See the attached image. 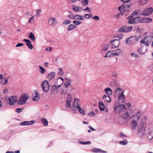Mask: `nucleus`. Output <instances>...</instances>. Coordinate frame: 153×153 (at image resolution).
Returning a JSON list of instances; mask_svg holds the SVG:
<instances>
[{"label": "nucleus", "instance_id": "30", "mask_svg": "<svg viewBox=\"0 0 153 153\" xmlns=\"http://www.w3.org/2000/svg\"><path fill=\"white\" fill-rule=\"evenodd\" d=\"M73 10L75 12H78L80 10H82V8L80 7H77L76 6H74L73 8Z\"/></svg>", "mask_w": 153, "mask_h": 153}, {"label": "nucleus", "instance_id": "12", "mask_svg": "<svg viewBox=\"0 0 153 153\" xmlns=\"http://www.w3.org/2000/svg\"><path fill=\"white\" fill-rule=\"evenodd\" d=\"M23 41L26 42V44L28 47L30 49H32L33 48V45L31 44L32 42L29 39H24Z\"/></svg>", "mask_w": 153, "mask_h": 153}, {"label": "nucleus", "instance_id": "33", "mask_svg": "<svg viewBox=\"0 0 153 153\" xmlns=\"http://www.w3.org/2000/svg\"><path fill=\"white\" fill-rule=\"evenodd\" d=\"M60 80V84L61 85L62 84L63 82H64V79L61 77H59L56 79V82L58 83V82H59Z\"/></svg>", "mask_w": 153, "mask_h": 153}, {"label": "nucleus", "instance_id": "50", "mask_svg": "<svg viewBox=\"0 0 153 153\" xmlns=\"http://www.w3.org/2000/svg\"><path fill=\"white\" fill-rule=\"evenodd\" d=\"M73 23L75 25H79L81 23V22H79L77 21H74L73 22Z\"/></svg>", "mask_w": 153, "mask_h": 153}, {"label": "nucleus", "instance_id": "7", "mask_svg": "<svg viewBox=\"0 0 153 153\" xmlns=\"http://www.w3.org/2000/svg\"><path fill=\"white\" fill-rule=\"evenodd\" d=\"M125 109V106L124 105L120 104L114 107L113 111L114 112H116L118 111L119 114H120L122 110L123 109Z\"/></svg>", "mask_w": 153, "mask_h": 153}, {"label": "nucleus", "instance_id": "11", "mask_svg": "<svg viewBox=\"0 0 153 153\" xmlns=\"http://www.w3.org/2000/svg\"><path fill=\"white\" fill-rule=\"evenodd\" d=\"M35 122L34 120H32L30 121H25L20 123L21 125H30L34 124Z\"/></svg>", "mask_w": 153, "mask_h": 153}, {"label": "nucleus", "instance_id": "9", "mask_svg": "<svg viewBox=\"0 0 153 153\" xmlns=\"http://www.w3.org/2000/svg\"><path fill=\"white\" fill-rule=\"evenodd\" d=\"M110 44H112L111 48H118L120 44L119 40L117 39H114L111 41L110 42Z\"/></svg>", "mask_w": 153, "mask_h": 153}, {"label": "nucleus", "instance_id": "23", "mask_svg": "<svg viewBox=\"0 0 153 153\" xmlns=\"http://www.w3.org/2000/svg\"><path fill=\"white\" fill-rule=\"evenodd\" d=\"M124 26L125 28V32L126 33L131 31L133 28V27L131 26L128 27L126 25H124Z\"/></svg>", "mask_w": 153, "mask_h": 153}, {"label": "nucleus", "instance_id": "58", "mask_svg": "<svg viewBox=\"0 0 153 153\" xmlns=\"http://www.w3.org/2000/svg\"><path fill=\"white\" fill-rule=\"evenodd\" d=\"M24 45V44L23 43H18L16 46V47H21Z\"/></svg>", "mask_w": 153, "mask_h": 153}, {"label": "nucleus", "instance_id": "15", "mask_svg": "<svg viewBox=\"0 0 153 153\" xmlns=\"http://www.w3.org/2000/svg\"><path fill=\"white\" fill-rule=\"evenodd\" d=\"M55 72H52L48 74L47 76V79H49V80H51L55 77Z\"/></svg>", "mask_w": 153, "mask_h": 153}, {"label": "nucleus", "instance_id": "59", "mask_svg": "<svg viewBox=\"0 0 153 153\" xmlns=\"http://www.w3.org/2000/svg\"><path fill=\"white\" fill-rule=\"evenodd\" d=\"M120 136L122 138H125L126 137V136L121 132L120 133Z\"/></svg>", "mask_w": 153, "mask_h": 153}, {"label": "nucleus", "instance_id": "6", "mask_svg": "<svg viewBox=\"0 0 153 153\" xmlns=\"http://www.w3.org/2000/svg\"><path fill=\"white\" fill-rule=\"evenodd\" d=\"M153 11V9L152 7L146 8L143 11H142L141 12V15L147 16L152 13Z\"/></svg>", "mask_w": 153, "mask_h": 153}, {"label": "nucleus", "instance_id": "31", "mask_svg": "<svg viewBox=\"0 0 153 153\" xmlns=\"http://www.w3.org/2000/svg\"><path fill=\"white\" fill-rule=\"evenodd\" d=\"M78 143H79L82 144H88V145H90L91 144V142L90 141H88L86 142H82L81 141H79Z\"/></svg>", "mask_w": 153, "mask_h": 153}, {"label": "nucleus", "instance_id": "64", "mask_svg": "<svg viewBox=\"0 0 153 153\" xmlns=\"http://www.w3.org/2000/svg\"><path fill=\"white\" fill-rule=\"evenodd\" d=\"M121 51L122 50L120 49H117L116 51V52H117L118 55H119L120 53H121Z\"/></svg>", "mask_w": 153, "mask_h": 153}, {"label": "nucleus", "instance_id": "32", "mask_svg": "<svg viewBox=\"0 0 153 153\" xmlns=\"http://www.w3.org/2000/svg\"><path fill=\"white\" fill-rule=\"evenodd\" d=\"M149 0H140L139 1V4L140 5H144Z\"/></svg>", "mask_w": 153, "mask_h": 153}, {"label": "nucleus", "instance_id": "5", "mask_svg": "<svg viewBox=\"0 0 153 153\" xmlns=\"http://www.w3.org/2000/svg\"><path fill=\"white\" fill-rule=\"evenodd\" d=\"M76 100H77V101L76 103V108L79 110V112L80 113L82 114L83 115H85V111L82 109L80 107L79 105V104H77L78 103V101H79V100H78L75 99V101L74 102V105H73V107H74V108L72 109V111H74L75 113H76V106H75V103L76 102Z\"/></svg>", "mask_w": 153, "mask_h": 153}, {"label": "nucleus", "instance_id": "39", "mask_svg": "<svg viewBox=\"0 0 153 153\" xmlns=\"http://www.w3.org/2000/svg\"><path fill=\"white\" fill-rule=\"evenodd\" d=\"M39 68L40 69V72L41 74H43L45 73V71L44 68L41 66H39Z\"/></svg>", "mask_w": 153, "mask_h": 153}, {"label": "nucleus", "instance_id": "57", "mask_svg": "<svg viewBox=\"0 0 153 153\" xmlns=\"http://www.w3.org/2000/svg\"><path fill=\"white\" fill-rule=\"evenodd\" d=\"M131 106V105L130 103H128L126 104V106H125V109H128L130 106Z\"/></svg>", "mask_w": 153, "mask_h": 153}, {"label": "nucleus", "instance_id": "19", "mask_svg": "<svg viewBox=\"0 0 153 153\" xmlns=\"http://www.w3.org/2000/svg\"><path fill=\"white\" fill-rule=\"evenodd\" d=\"M134 21L135 23H137L138 22L143 23V18H141L139 16L134 18Z\"/></svg>", "mask_w": 153, "mask_h": 153}, {"label": "nucleus", "instance_id": "36", "mask_svg": "<svg viewBox=\"0 0 153 153\" xmlns=\"http://www.w3.org/2000/svg\"><path fill=\"white\" fill-rule=\"evenodd\" d=\"M3 78L4 81V82L2 84V85H6L7 83V82L8 80V78L7 77H5L4 76Z\"/></svg>", "mask_w": 153, "mask_h": 153}, {"label": "nucleus", "instance_id": "43", "mask_svg": "<svg viewBox=\"0 0 153 153\" xmlns=\"http://www.w3.org/2000/svg\"><path fill=\"white\" fill-rule=\"evenodd\" d=\"M125 140L126 141H121L119 143L120 144L122 145H126L127 144V140Z\"/></svg>", "mask_w": 153, "mask_h": 153}, {"label": "nucleus", "instance_id": "61", "mask_svg": "<svg viewBox=\"0 0 153 153\" xmlns=\"http://www.w3.org/2000/svg\"><path fill=\"white\" fill-rule=\"evenodd\" d=\"M109 52H110V51H109L108 53H107L104 57H108L110 56H111V53H110L109 54H108V53Z\"/></svg>", "mask_w": 153, "mask_h": 153}, {"label": "nucleus", "instance_id": "24", "mask_svg": "<svg viewBox=\"0 0 153 153\" xmlns=\"http://www.w3.org/2000/svg\"><path fill=\"white\" fill-rule=\"evenodd\" d=\"M131 123L133 125L132 128V129H133L135 128L137 125V123L136 121L134 120H133L131 121Z\"/></svg>", "mask_w": 153, "mask_h": 153}, {"label": "nucleus", "instance_id": "16", "mask_svg": "<svg viewBox=\"0 0 153 153\" xmlns=\"http://www.w3.org/2000/svg\"><path fill=\"white\" fill-rule=\"evenodd\" d=\"M91 151L92 152L95 153L100 152L105 153L107 152L106 151H105L102 150L100 149L96 148H94L93 149H92L91 150Z\"/></svg>", "mask_w": 153, "mask_h": 153}, {"label": "nucleus", "instance_id": "1", "mask_svg": "<svg viewBox=\"0 0 153 153\" xmlns=\"http://www.w3.org/2000/svg\"><path fill=\"white\" fill-rule=\"evenodd\" d=\"M139 39V37L136 36L130 37L126 39V43L127 44L132 45L137 42Z\"/></svg>", "mask_w": 153, "mask_h": 153}, {"label": "nucleus", "instance_id": "25", "mask_svg": "<svg viewBox=\"0 0 153 153\" xmlns=\"http://www.w3.org/2000/svg\"><path fill=\"white\" fill-rule=\"evenodd\" d=\"M76 26V25L73 24L69 25L68 27V31H70L75 29Z\"/></svg>", "mask_w": 153, "mask_h": 153}, {"label": "nucleus", "instance_id": "46", "mask_svg": "<svg viewBox=\"0 0 153 153\" xmlns=\"http://www.w3.org/2000/svg\"><path fill=\"white\" fill-rule=\"evenodd\" d=\"M79 17H80V15L78 14H76L73 17V19L74 20H77L79 19Z\"/></svg>", "mask_w": 153, "mask_h": 153}, {"label": "nucleus", "instance_id": "47", "mask_svg": "<svg viewBox=\"0 0 153 153\" xmlns=\"http://www.w3.org/2000/svg\"><path fill=\"white\" fill-rule=\"evenodd\" d=\"M118 31L120 32H125L124 26H123L122 27L119 28Z\"/></svg>", "mask_w": 153, "mask_h": 153}, {"label": "nucleus", "instance_id": "3", "mask_svg": "<svg viewBox=\"0 0 153 153\" xmlns=\"http://www.w3.org/2000/svg\"><path fill=\"white\" fill-rule=\"evenodd\" d=\"M137 134L140 137H142L145 134V129L143 124H140L138 126Z\"/></svg>", "mask_w": 153, "mask_h": 153}, {"label": "nucleus", "instance_id": "38", "mask_svg": "<svg viewBox=\"0 0 153 153\" xmlns=\"http://www.w3.org/2000/svg\"><path fill=\"white\" fill-rule=\"evenodd\" d=\"M40 97L39 96H35L32 99V100L34 101H36L39 100Z\"/></svg>", "mask_w": 153, "mask_h": 153}, {"label": "nucleus", "instance_id": "52", "mask_svg": "<svg viewBox=\"0 0 153 153\" xmlns=\"http://www.w3.org/2000/svg\"><path fill=\"white\" fill-rule=\"evenodd\" d=\"M149 37V36H146V37H145L144 38V39H143L141 40L140 42V43L145 44V43H146V42L145 41V39H147V38Z\"/></svg>", "mask_w": 153, "mask_h": 153}, {"label": "nucleus", "instance_id": "13", "mask_svg": "<svg viewBox=\"0 0 153 153\" xmlns=\"http://www.w3.org/2000/svg\"><path fill=\"white\" fill-rule=\"evenodd\" d=\"M16 101V96H12L9 99V103L10 105H13Z\"/></svg>", "mask_w": 153, "mask_h": 153}, {"label": "nucleus", "instance_id": "42", "mask_svg": "<svg viewBox=\"0 0 153 153\" xmlns=\"http://www.w3.org/2000/svg\"><path fill=\"white\" fill-rule=\"evenodd\" d=\"M84 16L86 18H90L92 17L93 16L91 14H86Z\"/></svg>", "mask_w": 153, "mask_h": 153}, {"label": "nucleus", "instance_id": "37", "mask_svg": "<svg viewBox=\"0 0 153 153\" xmlns=\"http://www.w3.org/2000/svg\"><path fill=\"white\" fill-rule=\"evenodd\" d=\"M71 22L70 20H65L62 22V24L64 25H68Z\"/></svg>", "mask_w": 153, "mask_h": 153}, {"label": "nucleus", "instance_id": "29", "mask_svg": "<svg viewBox=\"0 0 153 153\" xmlns=\"http://www.w3.org/2000/svg\"><path fill=\"white\" fill-rule=\"evenodd\" d=\"M41 122L43 123L44 126H47L48 124V122L45 118H42Z\"/></svg>", "mask_w": 153, "mask_h": 153}, {"label": "nucleus", "instance_id": "10", "mask_svg": "<svg viewBox=\"0 0 153 153\" xmlns=\"http://www.w3.org/2000/svg\"><path fill=\"white\" fill-rule=\"evenodd\" d=\"M130 11L129 10H124L123 9V10H122L121 11H120V13L116 14L117 16L116 18L117 19L119 17L121 16L123 14H124L125 16H126L128 15Z\"/></svg>", "mask_w": 153, "mask_h": 153}, {"label": "nucleus", "instance_id": "44", "mask_svg": "<svg viewBox=\"0 0 153 153\" xmlns=\"http://www.w3.org/2000/svg\"><path fill=\"white\" fill-rule=\"evenodd\" d=\"M121 90L123 91L120 88H117L115 91V92L116 94H119L120 93Z\"/></svg>", "mask_w": 153, "mask_h": 153}, {"label": "nucleus", "instance_id": "55", "mask_svg": "<svg viewBox=\"0 0 153 153\" xmlns=\"http://www.w3.org/2000/svg\"><path fill=\"white\" fill-rule=\"evenodd\" d=\"M116 37H118L119 38V39H120L122 38L123 37V36L122 33H120V34H119V35H117L116 36Z\"/></svg>", "mask_w": 153, "mask_h": 153}, {"label": "nucleus", "instance_id": "62", "mask_svg": "<svg viewBox=\"0 0 153 153\" xmlns=\"http://www.w3.org/2000/svg\"><path fill=\"white\" fill-rule=\"evenodd\" d=\"M95 114L94 113V112H91L90 113H89L88 114V115L90 116H93L94 117L95 116Z\"/></svg>", "mask_w": 153, "mask_h": 153}, {"label": "nucleus", "instance_id": "20", "mask_svg": "<svg viewBox=\"0 0 153 153\" xmlns=\"http://www.w3.org/2000/svg\"><path fill=\"white\" fill-rule=\"evenodd\" d=\"M120 116L125 120H128L129 117L128 112L127 111L124 112L123 115H121V114H120Z\"/></svg>", "mask_w": 153, "mask_h": 153}, {"label": "nucleus", "instance_id": "17", "mask_svg": "<svg viewBox=\"0 0 153 153\" xmlns=\"http://www.w3.org/2000/svg\"><path fill=\"white\" fill-rule=\"evenodd\" d=\"M102 98L106 102L109 103L111 101V99L109 96L104 95Z\"/></svg>", "mask_w": 153, "mask_h": 153}, {"label": "nucleus", "instance_id": "14", "mask_svg": "<svg viewBox=\"0 0 153 153\" xmlns=\"http://www.w3.org/2000/svg\"><path fill=\"white\" fill-rule=\"evenodd\" d=\"M65 80L64 85L65 87L66 88H67L68 86L70 85L71 80L70 79H69L67 78H65L64 79Z\"/></svg>", "mask_w": 153, "mask_h": 153}, {"label": "nucleus", "instance_id": "56", "mask_svg": "<svg viewBox=\"0 0 153 153\" xmlns=\"http://www.w3.org/2000/svg\"><path fill=\"white\" fill-rule=\"evenodd\" d=\"M92 19L96 21H97L99 20V17L97 16H95L93 17Z\"/></svg>", "mask_w": 153, "mask_h": 153}, {"label": "nucleus", "instance_id": "8", "mask_svg": "<svg viewBox=\"0 0 153 153\" xmlns=\"http://www.w3.org/2000/svg\"><path fill=\"white\" fill-rule=\"evenodd\" d=\"M131 6V4H128L127 3L123 4L119 6L118 8V10L120 11H121L122 10H129V8Z\"/></svg>", "mask_w": 153, "mask_h": 153}, {"label": "nucleus", "instance_id": "22", "mask_svg": "<svg viewBox=\"0 0 153 153\" xmlns=\"http://www.w3.org/2000/svg\"><path fill=\"white\" fill-rule=\"evenodd\" d=\"M125 96L123 92H121L120 94L118 96V100L120 101L122 100H125Z\"/></svg>", "mask_w": 153, "mask_h": 153}, {"label": "nucleus", "instance_id": "49", "mask_svg": "<svg viewBox=\"0 0 153 153\" xmlns=\"http://www.w3.org/2000/svg\"><path fill=\"white\" fill-rule=\"evenodd\" d=\"M71 102H70L67 101V103L66 105V107L67 108H68V107L71 108V105L70 104Z\"/></svg>", "mask_w": 153, "mask_h": 153}, {"label": "nucleus", "instance_id": "4", "mask_svg": "<svg viewBox=\"0 0 153 153\" xmlns=\"http://www.w3.org/2000/svg\"><path fill=\"white\" fill-rule=\"evenodd\" d=\"M50 85L49 82L47 80L44 81L42 85L43 91L45 92H48L50 88Z\"/></svg>", "mask_w": 153, "mask_h": 153}, {"label": "nucleus", "instance_id": "27", "mask_svg": "<svg viewBox=\"0 0 153 153\" xmlns=\"http://www.w3.org/2000/svg\"><path fill=\"white\" fill-rule=\"evenodd\" d=\"M29 37L31 40H32L33 41L36 40L35 35L32 32H31L30 33Z\"/></svg>", "mask_w": 153, "mask_h": 153}, {"label": "nucleus", "instance_id": "18", "mask_svg": "<svg viewBox=\"0 0 153 153\" xmlns=\"http://www.w3.org/2000/svg\"><path fill=\"white\" fill-rule=\"evenodd\" d=\"M104 91L107 96H109L112 94V91L110 88H106L104 89Z\"/></svg>", "mask_w": 153, "mask_h": 153}, {"label": "nucleus", "instance_id": "28", "mask_svg": "<svg viewBox=\"0 0 153 153\" xmlns=\"http://www.w3.org/2000/svg\"><path fill=\"white\" fill-rule=\"evenodd\" d=\"M152 19L150 18H143V23H149L151 22Z\"/></svg>", "mask_w": 153, "mask_h": 153}, {"label": "nucleus", "instance_id": "35", "mask_svg": "<svg viewBox=\"0 0 153 153\" xmlns=\"http://www.w3.org/2000/svg\"><path fill=\"white\" fill-rule=\"evenodd\" d=\"M108 43L107 44L104 45L102 47V50L103 51H106L108 49Z\"/></svg>", "mask_w": 153, "mask_h": 153}, {"label": "nucleus", "instance_id": "34", "mask_svg": "<svg viewBox=\"0 0 153 153\" xmlns=\"http://www.w3.org/2000/svg\"><path fill=\"white\" fill-rule=\"evenodd\" d=\"M89 0H84L82 1V3L84 6H86L88 5Z\"/></svg>", "mask_w": 153, "mask_h": 153}, {"label": "nucleus", "instance_id": "2", "mask_svg": "<svg viewBox=\"0 0 153 153\" xmlns=\"http://www.w3.org/2000/svg\"><path fill=\"white\" fill-rule=\"evenodd\" d=\"M28 98L29 97L25 94H22L19 98V100L17 101V103L19 105H23L25 103Z\"/></svg>", "mask_w": 153, "mask_h": 153}, {"label": "nucleus", "instance_id": "63", "mask_svg": "<svg viewBox=\"0 0 153 153\" xmlns=\"http://www.w3.org/2000/svg\"><path fill=\"white\" fill-rule=\"evenodd\" d=\"M133 15H132V14H131V15H130V16H128L127 18V19H134V17H133Z\"/></svg>", "mask_w": 153, "mask_h": 153}, {"label": "nucleus", "instance_id": "40", "mask_svg": "<svg viewBox=\"0 0 153 153\" xmlns=\"http://www.w3.org/2000/svg\"><path fill=\"white\" fill-rule=\"evenodd\" d=\"M59 71L58 72V74L59 76H61L63 74V71L62 68H59L58 69Z\"/></svg>", "mask_w": 153, "mask_h": 153}, {"label": "nucleus", "instance_id": "54", "mask_svg": "<svg viewBox=\"0 0 153 153\" xmlns=\"http://www.w3.org/2000/svg\"><path fill=\"white\" fill-rule=\"evenodd\" d=\"M131 55L132 57H134L136 58H137V57H138L139 56L138 55H137L134 53H131Z\"/></svg>", "mask_w": 153, "mask_h": 153}, {"label": "nucleus", "instance_id": "51", "mask_svg": "<svg viewBox=\"0 0 153 153\" xmlns=\"http://www.w3.org/2000/svg\"><path fill=\"white\" fill-rule=\"evenodd\" d=\"M41 9H38L36 12V13L35 14L36 16H39V14L41 13Z\"/></svg>", "mask_w": 153, "mask_h": 153}, {"label": "nucleus", "instance_id": "45", "mask_svg": "<svg viewBox=\"0 0 153 153\" xmlns=\"http://www.w3.org/2000/svg\"><path fill=\"white\" fill-rule=\"evenodd\" d=\"M129 21L128 22V23L129 24H132L135 23V22L134 21V19H128Z\"/></svg>", "mask_w": 153, "mask_h": 153}, {"label": "nucleus", "instance_id": "60", "mask_svg": "<svg viewBox=\"0 0 153 153\" xmlns=\"http://www.w3.org/2000/svg\"><path fill=\"white\" fill-rule=\"evenodd\" d=\"M142 50L141 49L139 48L137 50V52L138 53H139L140 54H144V53H143L142 52Z\"/></svg>", "mask_w": 153, "mask_h": 153}, {"label": "nucleus", "instance_id": "53", "mask_svg": "<svg viewBox=\"0 0 153 153\" xmlns=\"http://www.w3.org/2000/svg\"><path fill=\"white\" fill-rule=\"evenodd\" d=\"M115 51H110L111 55V56H118L117 52L115 53H113V52H114Z\"/></svg>", "mask_w": 153, "mask_h": 153}, {"label": "nucleus", "instance_id": "21", "mask_svg": "<svg viewBox=\"0 0 153 153\" xmlns=\"http://www.w3.org/2000/svg\"><path fill=\"white\" fill-rule=\"evenodd\" d=\"M99 108L100 110L102 111H104L105 106L102 102L101 101H100L99 102Z\"/></svg>", "mask_w": 153, "mask_h": 153}, {"label": "nucleus", "instance_id": "48", "mask_svg": "<svg viewBox=\"0 0 153 153\" xmlns=\"http://www.w3.org/2000/svg\"><path fill=\"white\" fill-rule=\"evenodd\" d=\"M23 111V109L20 108H17L16 109V111L18 113H19Z\"/></svg>", "mask_w": 153, "mask_h": 153}, {"label": "nucleus", "instance_id": "41", "mask_svg": "<svg viewBox=\"0 0 153 153\" xmlns=\"http://www.w3.org/2000/svg\"><path fill=\"white\" fill-rule=\"evenodd\" d=\"M139 11L138 10H135L133 12L132 14V15H133V16H135V15H138L139 14Z\"/></svg>", "mask_w": 153, "mask_h": 153}, {"label": "nucleus", "instance_id": "26", "mask_svg": "<svg viewBox=\"0 0 153 153\" xmlns=\"http://www.w3.org/2000/svg\"><path fill=\"white\" fill-rule=\"evenodd\" d=\"M56 85H53L51 86V88L53 89V90H57L59 89L60 86H61V85H59L58 83L56 82Z\"/></svg>", "mask_w": 153, "mask_h": 153}]
</instances>
